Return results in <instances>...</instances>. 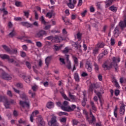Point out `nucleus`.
Masks as SVG:
<instances>
[{
  "instance_id": "obj_53",
  "label": "nucleus",
  "mask_w": 126,
  "mask_h": 126,
  "mask_svg": "<svg viewBox=\"0 0 126 126\" xmlns=\"http://www.w3.org/2000/svg\"><path fill=\"white\" fill-rule=\"evenodd\" d=\"M19 124L20 125H25V121H24L22 120V119H21L20 120H19Z\"/></svg>"
},
{
  "instance_id": "obj_9",
  "label": "nucleus",
  "mask_w": 126,
  "mask_h": 126,
  "mask_svg": "<svg viewBox=\"0 0 126 126\" xmlns=\"http://www.w3.org/2000/svg\"><path fill=\"white\" fill-rule=\"evenodd\" d=\"M1 77L3 79H5V80H11V79L12 78V77H11V75H8L5 72H4L2 74Z\"/></svg>"
},
{
  "instance_id": "obj_15",
  "label": "nucleus",
  "mask_w": 126,
  "mask_h": 126,
  "mask_svg": "<svg viewBox=\"0 0 126 126\" xmlns=\"http://www.w3.org/2000/svg\"><path fill=\"white\" fill-rule=\"evenodd\" d=\"M37 124H39L40 126H45V122H44V120H43V118H42V116H39L37 118Z\"/></svg>"
},
{
  "instance_id": "obj_49",
  "label": "nucleus",
  "mask_w": 126,
  "mask_h": 126,
  "mask_svg": "<svg viewBox=\"0 0 126 126\" xmlns=\"http://www.w3.org/2000/svg\"><path fill=\"white\" fill-rule=\"evenodd\" d=\"M20 54H21V56L22 58H24L25 57H26V53H25V52L23 51H21Z\"/></svg>"
},
{
  "instance_id": "obj_52",
  "label": "nucleus",
  "mask_w": 126,
  "mask_h": 126,
  "mask_svg": "<svg viewBox=\"0 0 126 126\" xmlns=\"http://www.w3.org/2000/svg\"><path fill=\"white\" fill-rule=\"evenodd\" d=\"M23 50L24 51H27L28 50V47H27V46L26 45L24 44L22 46Z\"/></svg>"
},
{
  "instance_id": "obj_36",
  "label": "nucleus",
  "mask_w": 126,
  "mask_h": 126,
  "mask_svg": "<svg viewBox=\"0 0 126 126\" xmlns=\"http://www.w3.org/2000/svg\"><path fill=\"white\" fill-rule=\"evenodd\" d=\"M58 116H68V114L66 112H59L57 113Z\"/></svg>"
},
{
  "instance_id": "obj_58",
  "label": "nucleus",
  "mask_w": 126,
  "mask_h": 126,
  "mask_svg": "<svg viewBox=\"0 0 126 126\" xmlns=\"http://www.w3.org/2000/svg\"><path fill=\"white\" fill-rule=\"evenodd\" d=\"M72 123H73V126H76V125L78 124V121H77V120H73L72 121Z\"/></svg>"
},
{
  "instance_id": "obj_21",
  "label": "nucleus",
  "mask_w": 126,
  "mask_h": 126,
  "mask_svg": "<svg viewBox=\"0 0 126 126\" xmlns=\"http://www.w3.org/2000/svg\"><path fill=\"white\" fill-rule=\"evenodd\" d=\"M119 27H116L114 31V35L115 37H118L120 34V31H119Z\"/></svg>"
},
{
  "instance_id": "obj_39",
  "label": "nucleus",
  "mask_w": 126,
  "mask_h": 126,
  "mask_svg": "<svg viewBox=\"0 0 126 126\" xmlns=\"http://www.w3.org/2000/svg\"><path fill=\"white\" fill-rule=\"evenodd\" d=\"M0 11H2L3 13V15H6L8 13L6 9L5 8H3L2 9H0Z\"/></svg>"
},
{
  "instance_id": "obj_59",
  "label": "nucleus",
  "mask_w": 126,
  "mask_h": 126,
  "mask_svg": "<svg viewBox=\"0 0 126 126\" xmlns=\"http://www.w3.org/2000/svg\"><path fill=\"white\" fill-rule=\"evenodd\" d=\"M88 74H87V73L85 72H83L82 74H81V76H82L83 77H85L86 76H88Z\"/></svg>"
},
{
  "instance_id": "obj_51",
  "label": "nucleus",
  "mask_w": 126,
  "mask_h": 126,
  "mask_svg": "<svg viewBox=\"0 0 126 126\" xmlns=\"http://www.w3.org/2000/svg\"><path fill=\"white\" fill-rule=\"evenodd\" d=\"M7 94L8 96H9V97H12V93H11V91H7Z\"/></svg>"
},
{
  "instance_id": "obj_16",
  "label": "nucleus",
  "mask_w": 126,
  "mask_h": 126,
  "mask_svg": "<svg viewBox=\"0 0 126 126\" xmlns=\"http://www.w3.org/2000/svg\"><path fill=\"white\" fill-rule=\"evenodd\" d=\"M38 114H39V111H38V110H35L32 112V114L31 115L30 117V120L32 123H33V118H34V117H36V116H37Z\"/></svg>"
},
{
  "instance_id": "obj_61",
  "label": "nucleus",
  "mask_w": 126,
  "mask_h": 126,
  "mask_svg": "<svg viewBox=\"0 0 126 126\" xmlns=\"http://www.w3.org/2000/svg\"><path fill=\"white\" fill-rule=\"evenodd\" d=\"M15 21H21V17H14V18Z\"/></svg>"
},
{
  "instance_id": "obj_37",
  "label": "nucleus",
  "mask_w": 126,
  "mask_h": 126,
  "mask_svg": "<svg viewBox=\"0 0 126 126\" xmlns=\"http://www.w3.org/2000/svg\"><path fill=\"white\" fill-rule=\"evenodd\" d=\"M99 52V49L97 47H95V48L93 50V54L95 56V55H97Z\"/></svg>"
},
{
  "instance_id": "obj_14",
  "label": "nucleus",
  "mask_w": 126,
  "mask_h": 126,
  "mask_svg": "<svg viewBox=\"0 0 126 126\" xmlns=\"http://www.w3.org/2000/svg\"><path fill=\"white\" fill-rule=\"evenodd\" d=\"M44 35H47V32L45 31H40L36 33L35 36L40 38V37H42Z\"/></svg>"
},
{
  "instance_id": "obj_55",
  "label": "nucleus",
  "mask_w": 126,
  "mask_h": 126,
  "mask_svg": "<svg viewBox=\"0 0 126 126\" xmlns=\"http://www.w3.org/2000/svg\"><path fill=\"white\" fill-rule=\"evenodd\" d=\"M120 94V90H116L115 91V94L116 96H119V94Z\"/></svg>"
},
{
  "instance_id": "obj_23",
  "label": "nucleus",
  "mask_w": 126,
  "mask_h": 126,
  "mask_svg": "<svg viewBox=\"0 0 126 126\" xmlns=\"http://www.w3.org/2000/svg\"><path fill=\"white\" fill-rule=\"evenodd\" d=\"M125 105L123 104L120 107V115H121V116H124V115H125Z\"/></svg>"
},
{
  "instance_id": "obj_19",
  "label": "nucleus",
  "mask_w": 126,
  "mask_h": 126,
  "mask_svg": "<svg viewBox=\"0 0 126 126\" xmlns=\"http://www.w3.org/2000/svg\"><path fill=\"white\" fill-rule=\"evenodd\" d=\"M119 25L121 28H125L126 27V16L124 17V21H121L119 23Z\"/></svg>"
},
{
  "instance_id": "obj_7",
  "label": "nucleus",
  "mask_w": 126,
  "mask_h": 126,
  "mask_svg": "<svg viewBox=\"0 0 126 126\" xmlns=\"http://www.w3.org/2000/svg\"><path fill=\"white\" fill-rule=\"evenodd\" d=\"M0 58L2 59V60H8L9 63H13V62H14L13 59H10L9 56L6 54H0Z\"/></svg>"
},
{
  "instance_id": "obj_17",
  "label": "nucleus",
  "mask_w": 126,
  "mask_h": 126,
  "mask_svg": "<svg viewBox=\"0 0 126 126\" xmlns=\"http://www.w3.org/2000/svg\"><path fill=\"white\" fill-rule=\"evenodd\" d=\"M22 25L23 26H25V27H27V28H33V24H30L27 22H22L21 23Z\"/></svg>"
},
{
  "instance_id": "obj_44",
  "label": "nucleus",
  "mask_w": 126,
  "mask_h": 126,
  "mask_svg": "<svg viewBox=\"0 0 126 126\" xmlns=\"http://www.w3.org/2000/svg\"><path fill=\"white\" fill-rule=\"evenodd\" d=\"M76 16H77L76 14H72L71 15V19L72 20H74V19H76Z\"/></svg>"
},
{
  "instance_id": "obj_26",
  "label": "nucleus",
  "mask_w": 126,
  "mask_h": 126,
  "mask_svg": "<svg viewBox=\"0 0 126 126\" xmlns=\"http://www.w3.org/2000/svg\"><path fill=\"white\" fill-rule=\"evenodd\" d=\"M51 60H52V58L51 57H48L45 59V63L47 66L50 64V63H51Z\"/></svg>"
},
{
  "instance_id": "obj_22",
  "label": "nucleus",
  "mask_w": 126,
  "mask_h": 126,
  "mask_svg": "<svg viewBox=\"0 0 126 126\" xmlns=\"http://www.w3.org/2000/svg\"><path fill=\"white\" fill-rule=\"evenodd\" d=\"M94 93H95V94H96V95H97V96L100 100V104H101V105H102L104 102V100L103 99H102V98H101V96H102V94L99 92H97L96 91H94Z\"/></svg>"
},
{
  "instance_id": "obj_6",
  "label": "nucleus",
  "mask_w": 126,
  "mask_h": 126,
  "mask_svg": "<svg viewBox=\"0 0 126 126\" xmlns=\"http://www.w3.org/2000/svg\"><path fill=\"white\" fill-rule=\"evenodd\" d=\"M48 126H59L60 124L57 122V117L53 116L51 119L50 121L48 122Z\"/></svg>"
},
{
  "instance_id": "obj_60",
  "label": "nucleus",
  "mask_w": 126,
  "mask_h": 126,
  "mask_svg": "<svg viewBox=\"0 0 126 126\" xmlns=\"http://www.w3.org/2000/svg\"><path fill=\"white\" fill-rule=\"evenodd\" d=\"M117 109L115 108L114 110V117H115V118H117V117H118V114H117Z\"/></svg>"
},
{
  "instance_id": "obj_32",
  "label": "nucleus",
  "mask_w": 126,
  "mask_h": 126,
  "mask_svg": "<svg viewBox=\"0 0 126 126\" xmlns=\"http://www.w3.org/2000/svg\"><path fill=\"white\" fill-rule=\"evenodd\" d=\"M113 83L115 84V86H116V88H120V85H119V83H118V81H117L116 79H113L112 81Z\"/></svg>"
},
{
  "instance_id": "obj_33",
  "label": "nucleus",
  "mask_w": 126,
  "mask_h": 126,
  "mask_svg": "<svg viewBox=\"0 0 126 126\" xmlns=\"http://www.w3.org/2000/svg\"><path fill=\"white\" fill-rule=\"evenodd\" d=\"M39 20L41 22L42 24H44V25L47 24V22L45 20V17H44V16H41V17L39 18Z\"/></svg>"
},
{
  "instance_id": "obj_25",
  "label": "nucleus",
  "mask_w": 126,
  "mask_h": 126,
  "mask_svg": "<svg viewBox=\"0 0 126 126\" xmlns=\"http://www.w3.org/2000/svg\"><path fill=\"white\" fill-rule=\"evenodd\" d=\"M96 47H97L98 49H101V48H104L105 47V43L103 42H98L96 46Z\"/></svg>"
},
{
  "instance_id": "obj_46",
  "label": "nucleus",
  "mask_w": 126,
  "mask_h": 126,
  "mask_svg": "<svg viewBox=\"0 0 126 126\" xmlns=\"http://www.w3.org/2000/svg\"><path fill=\"white\" fill-rule=\"evenodd\" d=\"M93 88H95V84H92L90 87V91H93Z\"/></svg>"
},
{
  "instance_id": "obj_13",
  "label": "nucleus",
  "mask_w": 126,
  "mask_h": 126,
  "mask_svg": "<svg viewBox=\"0 0 126 126\" xmlns=\"http://www.w3.org/2000/svg\"><path fill=\"white\" fill-rule=\"evenodd\" d=\"M69 2L67 5L69 8H74V4L76 3V0H69Z\"/></svg>"
},
{
  "instance_id": "obj_28",
  "label": "nucleus",
  "mask_w": 126,
  "mask_h": 126,
  "mask_svg": "<svg viewBox=\"0 0 126 126\" xmlns=\"http://www.w3.org/2000/svg\"><path fill=\"white\" fill-rule=\"evenodd\" d=\"M74 79L75 81L77 82H79V81L80 80V79L79 78V75H78V73H75L74 75Z\"/></svg>"
},
{
  "instance_id": "obj_47",
  "label": "nucleus",
  "mask_w": 126,
  "mask_h": 126,
  "mask_svg": "<svg viewBox=\"0 0 126 126\" xmlns=\"http://www.w3.org/2000/svg\"><path fill=\"white\" fill-rule=\"evenodd\" d=\"M16 87L18 88H22L23 87V85L21 83H18L16 84Z\"/></svg>"
},
{
  "instance_id": "obj_48",
  "label": "nucleus",
  "mask_w": 126,
  "mask_h": 126,
  "mask_svg": "<svg viewBox=\"0 0 126 126\" xmlns=\"http://www.w3.org/2000/svg\"><path fill=\"white\" fill-rule=\"evenodd\" d=\"M115 39L113 38H111L110 40V44L111 46H114L115 45Z\"/></svg>"
},
{
  "instance_id": "obj_20",
  "label": "nucleus",
  "mask_w": 126,
  "mask_h": 126,
  "mask_svg": "<svg viewBox=\"0 0 126 126\" xmlns=\"http://www.w3.org/2000/svg\"><path fill=\"white\" fill-rule=\"evenodd\" d=\"M86 67L90 72L92 71V65L91 64V63L87 62L86 64Z\"/></svg>"
},
{
  "instance_id": "obj_63",
  "label": "nucleus",
  "mask_w": 126,
  "mask_h": 126,
  "mask_svg": "<svg viewBox=\"0 0 126 126\" xmlns=\"http://www.w3.org/2000/svg\"><path fill=\"white\" fill-rule=\"evenodd\" d=\"M52 26L51 25H48V26H46L44 28V29L45 30H49V29H50L51 28V27Z\"/></svg>"
},
{
  "instance_id": "obj_42",
  "label": "nucleus",
  "mask_w": 126,
  "mask_h": 126,
  "mask_svg": "<svg viewBox=\"0 0 126 126\" xmlns=\"http://www.w3.org/2000/svg\"><path fill=\"white\" fill-rule=\"evenodd\" d=\"M36 46H37V47H38V48H41V47H42V43H41V42H40V41H37L36 42Z\"/></svg>"
},
{
  "instance_id": "obj_35",
  "label": "nucleus",
  "mask_w": 126,
  "mask_h": 126,
  "mask_svg": "<svg viewBox=\"0 0 126 126\" xmlns=\"http://www.w3.org/2000/svg\"><path fill=\"white\" fill-rule=\"evenodd\" d=\"M63 21L65 23V24H66V25H70V24H71L69 22V20H68V19L65 18H63Z\"/></svg>"
},
{
  "instance_id": "obj_31",
  "label": "nucleus",
  "mask_w": 126,
  "mask_h": 126,
  "mask_svg": "<svg viewBox=\"0 0 126 126\" xmlns=\"http://www.w3.org/2000/svg\"><path fill=\"white\" fill-rule=\"evenodd\" d=\"M69 97H70V99H72V101L74 102H75L76 100V97L72 94H71V93L70 92H69Z\"/></svg>"
},
{
  "instance_id": "obj_10",
  "label": "nucleus",
  "mask_w": 126,
  "mask_h": 126,
  "mask_svg": "<svg viewBox=\"0 0 126 126\" xmlns=\"http://www.w3.org/2000/svg\"><path fill=\"white\" fill-rule=\"evenodd\" d=\"M2 47L3 48L4 50H5L6 52H7V53H9V54H12V53L17 54V50L16 49H14V50H13V52H12V51H10V49H9V48H8L7 46L5 45H2Z\"/></svg>"
},
{
  "instance_id": "obj_56",
  "label": "nucleus",
  "mask_w": 126,
  "mask_h": 126,
  "mask_svg": "<svg viewBox=\"0 0 126 126\" xmlns=\"http://www.w3.org/2000/svg\"><path fill=\"white\" fill-rule=\"evenodd\" d=\"M26 64L27 67H28V68H29L30 69L31 68V64H30V63H29V62H27L26 63Z\"/></svg>"
},
{
  "instance_id": "obj_27",
  "label": "nucleus",
  "mask_w": 126,
  "mask_h": 126,
  "mask_svg": "<svg viewBox=\"0 0 126 126\" xmlns=\"http://www.w3.org/2000/svg\"><path fill=\"white\" fill-rule=\"evenodd\" d=\"M109 10H111V11H112L113 12H117L118 8L114 5H112L109 7Z\"/></svg>"
},
{
  "instance_id": "obj_4",
  "label": "nucleus",
  "mask_w": 126,
  "mask_h": 126,
  "mask_svg": "<svg viewBox=\"0 0 126 126\" xmlns=\"http://www.w3.org/2000/svg\"><path fill=\"white\" fill-rule=\"evenodd\" d=\"M0 102L4 103V106L6 109H9L10 105H15L16 104L15 100L11 99L9 101L6 97L1 96H0Z\"/></svg>"
},
{
  "instance_id": "obj_11",
  "label": "nucleus",
  "mask_w": 126,
  "mask_h": 126,
  "mask_svg": "<svg viewBox=\"0 0 126 126\" xmlns=\"http://www.w3.org/2000/svg\"><path fill=\"white\" fill-rule=\"evenodd\" d=\"M65 57L66 60V66L68 69H70V68H71V62L69 61V56L65 55Z\"/></svg>"
},
{
  "instance_id": "obj_64",
  "label": "nucleus",
  "mask_w": 126,
  "mask_h": 126,
  "mask_svg": "<svg viewBox=\"0 0 126 126\" xmlns=\"http://www.w3.org/2000/svg\"><path fill=\"white\" fill-rule=\"evenodd\" d=\"M68 52V48L66 47L65 49L63 51V53L64 54H67V53Z\"/></svg>"
},
{
  "instance_id": "obj_57",
  "label": "nucleus",
  "mask_w": 126,
  "mask_h": 126,
  "mask_svg": "<svg viewBox=\"0 0 126 126\" xmlns=\"http://www.w3.org/2000/svg\"><path fill=\"white\" fill-rule=\"evenodd\" d=\"M94 69L96 70H99V66L98 65V64H97L96 63H94Z\"/></svg>"
},
{
  "instance_id": "obj_62",
  "label": "nucleus",
  "mask_w": 126,
  "mask_h": 126,
  "mask_svg": "<svg viewBox=\"0 0 126 126\" xmlns=\"http://www.w3.org/2000/svg\"><path fill=\"white\" fill-rule=\"evenodd\" d=\"M54 37L53 36H50L46 38L47 40H52L54 41Z\"/></svg>"
},
{
  "instance_id": "obj_2",
  "label": "nucleus",
  "mask_w": 126,
  "mask_h": 126,
  "mask_svg": "<svg viewBox=\"0 0 126 126\" xmlns=\"http://www.w3.org/2000/svg\"><path fill=\"white\" fill-rule=\"evenodd\" d=\"M120 62H121V60L119 58H116L115 57H113V62L110 66L108 64V63H105L102 65V67L104 68V70H107V69H109V68H111V67L114 66L116 70H117V69L118 68V63H120Z\"/></svg>"
},
{
  "instance_id": "obj_29",
  "label": "nucleus",
  "mask_w": 126,
  "mask_h": 126,
  "mask_svg": "<svg viewBox=\"0 0 126 126\" xmlns=\"http://www.w3.org/2000/svg\"><path fill=\"white\" fill-rule=\"evenodd\" d=\"M47 107L49 109H51V108H54V102H49L47 103Z\"/></svg>"
},
{
  "instance_id": "obj_30",
  "label": "nucleus",
  "mask_w": 126,
  "mask_h": 126,
  "mask_svg": "<svg viewBox=\"0 0 126 126\" xmlns=\"http://www.w3.org/2000/svg\"><path fill=\"white\" fill-rule=\"evenodd\" d=\"M54 13V11L53 10L51 11L50 12H48L46 14V17H48V18H52V16H53V14Z\"/></svg>"
},
{
  "instance_id": "obj_40",
  "label": "nucleus",
  "mask_w": 126,
  "mask_h": 126,
  "mask_svg": "<svg viewBox=\"0 0 126 126\" xmlns=\"http://www.w3.org/2000/svg\"><path fill=\"white\" fill-rule=\"evenodd\" d=\"M59 60L61 64H65V62H64V59L60 58Z\"/></svg>"
},
{
  "instance_id": "obj_24",
  "label": "nucleus",
  "mask_w": 126,
  "mask_h": 126,
  "mask_svg": "<svg viewBox=\"0 0 126 126\" xmlns=\"http://www.w3.org/2000/svg\"><path fill=\"white\" fill-rule=\"evenodd\" d=\"M20 97L23 100H25V101H27V100H28V97H27V95H26L25 93H23L22 94H20Z\"/></svg>"
},
{
  "instance_id": "obj_50",
  "label": "nucleus",
  "mask_w": 126,
  "mask_h": 126,
  "mask_svg": "<svg viewBox=\"0 0 126 126\" xmlns=\"http://www.w3.org/2000/svg\"><path fill=\"white\" fill-rule=\"evenodd\" d=\"M104 57H105V55H104L103 53H101L100 54H99V56H98V60H101V59H103V58H104Z\"/></svg>"
},
{
  "instance_id": "obj_18",
  "label": "nucleus",
  "mask_w": 126,
  "mask_h": 126,
  "mask_svg": "<svg viewBox=\"0 0 126 126\" xmlns=\"http://www.w3.org/2000/svg\"><path fill=\"white\" fill-rule=\"evenodd\" d=\"M53 41L56 43H60L61 41H63V37L58 35H56L53 38Z\"/></svg>"
},
{
  "instance_id": "obj_5",
  "label": "nucleus",
  "mask_w": 126,
  "mask_h": 126,
  "mask_svg": "<svg viewBox=\"0 0 126 126\" xmlns=\"http://www.w3.org/2000/svg\"><path fill=\"white\" fill-rule=\"evenodd\" d=\"M75 39H78V42H76L73 44L74 47L77 49V50H81V45L80 43H81V33L78 32L76 35H74Z\"/></svg>"
},
{
  "instance_id": "obj_38",
  "label": "nucleus",
  "mask_w": 126,
  "mask_h": 126,
  "mask_svg": "<svg viewBox=\"0 0 126 126\" xmlns=\"http://www.w3.org/2000/svg\"><path fill=\"white\" fill-rule=\"evenodd\" d=\"M91 105L92 107V109L94 113H95V112L97 111V108H96V107H95V105H94V102H93V101H91Z\"/></svg>"
},
{
  "instance_id": "obj_41",
  "label": "nucleus",
  "mask_w": 126,
  "mask_h": 126,
  "mask_svg": "<svg viewBox=\"0 0 126 126\" xmlns=\"http://www.w3.org/2000/svg\"><path fill=\"white\" fill-rule=\"evenodd\" d=\"M15 5L18 7L21 6V5H22V3L20 1H17L15 2Z\"/></svg>"
},
{
  "instance_id": "obj_43",
  "label": "nucleus",
  "mask_w": 126,
  "mask_h": 126,
  "mask_svg": "<svg viewBox=\"0 0 126 126\" xmlns=\"http://www.w3.org/2000/svg\"><path fill=\"white\" fill-rule=\"evenodd\" d=\"M61 123H65L66 122V118L65 117H63L60 119Z\"/></svg>"
},
{
  "instance_id": "obj_45",
  "label": "nucleus",
  "mask_w": 126,
  "mask_h": 126,
  "mask_svg": "<svg viewBox=\"0 0 126 126\" xmlns=\"http://www.w3.org/2000/svg\"><path fill=\"white\" fill-rule=\"evenodd\" d=\"M14 35H15V32L14 31V30H13L12 32H11L9 33V36L10 37H13V36H14Z\"/></svg>"
},
{
  "instance_id": "obj_34",
  "label": "nucleus",
  "mask_w": 126,
  "mask_h": 126,
  "mask_svg": "<svg viewBox=\"0 0 126 126\" xmlns=\"http://www.w3.org/2000/svg\"><path fill=\"white\" fill-rule=\"evenodd\" d=\"M60 93H61L63 97L64 98V99H65V100H67V101H70V99L69 98H68V97H67V96H66V95H65V94H64V93H63V91H61Z\"/></svg>"
},
{
  "instance_id": "obj_54",
  "label": "nucleus",
  "mask_w": 126,
  "mask_h": 126,
  "mask_svg": "<svg viewBox=\"0 0 126 126\" xmlns=\"http://www.w3.org/2000/svg\"><path fill=\"white\" fill-rule=\"evenodd\" d=\"M29 93L30 94H31L32 97V98H34V97H35V93H32V91L31 90H30V91H29Z\"/></svg>"
},
{
  "instance_id": "obj_12",
  "label": "nucleus",
  "mask_w": 126,
  "mask_h": 126,
  "mask_svg": "<svg viewBox=\"0 0 126 126\" xmlns=\"http://www.w3.org/2000/svg\"><path fill=\"white\" fill-rule=\"evenodd\" d=\"M20 104L22 107H23V108H26L27 109H29V107L30 106L29 102H27L26 101H20Z\"/></svg>"
},
{
  "instance_id": "obj_1",
  "label": "nucleus",
  "mask_w": 126,
  "mask_h": 126,
  "mask_svg": "<svg viewBox=\"0 0 126 126\" xmlns=\"http://www.w3.org/2000/svg\"><path fill=\"white\" fill-rule=\"evenodd\" d=\"M56 104L58 107H61L62 110L65 111L66 112H71V111H73V110L76 108V106L75 105H72L71 106L68 105L69 103L67 101H64L63 105L60 101L57 102Z\"/></svg>"
},
{
  "instance_id": "obj_3",
  "label": "nucleus",
  "mask_w": 126,
  "mask_h": 126,
  "mask_svg": "<svg viewBox=\"0 0 126 126\" xmlns=\"http://www.w3.org/2000/svg\"><path fill=\"white\" fill-rule=\"evenodd\" d=\"M90 111V116L88 115V112H87V111L85 109L83 110V114L86 116V120L87 122H88L89 125H95V123H96V119L95 118V117L92 115L91 110Z\"/></svg>"
},
{
  "instance_id": "obj_8",
  "label": "nucleus",
  "mask_w": 126,
  "mask_h": 126,
  "mask_svg": "<svg viewBox=\"0 0 126 126\" xmlns=\"http://www.w3.org/2000/svg\"><path fill=\"white\" fill-rule=\"evenodd\" d=\"M72 58L74 62L73 68V71H74V70H75V69H76V66H78V59L74 55H72Z\"/></svg>"
}]
</instances>
